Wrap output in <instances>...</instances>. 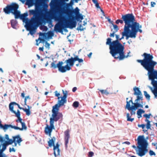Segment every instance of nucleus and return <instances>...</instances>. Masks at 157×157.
Here are the masks:
<instances>
[{"mask_svg":"<svg viewBox=\"0 0 157 157\" xmlns=\"http://www.w3.org/2000/svg\"><path fill=\"white\" fill-rule=\"evenodd\" d=\"M138 126L139 128H141L143 129L145 127V125L144 124H138Z\"/></svg>","mask_w":157,"mask_h":157,"instance_id":"obj_49","label":"nucleus"},{"mask_svg":"<svg viewBox=\"0 0 157 157\" xmlns=\"http://www.w3.org/2000/svg\"><path fill=\"white\" fill-rule=\"evenodd\" d=\"M11 124H5L4 125L2 124V126H1L0 128H2L5 131L6 130L9 128H11Z\"/></svg>","mask_w":157,"mask_h":157,"instance_id":"obj_31","label":"nucleus"},{"mask_svg":"<svg viewBox=\"0 0 157 157\" xmlns=\"http://www.w3.org/2000/svg\"><path fill=\"white\" fill-rule=\"evenodd\" d=\"M70 69H58L59 72L62 73L65 72L69 70Z\"/></svg>","mask_w":157,"mask_h":157,"instance_id":"obj_51","label":"nucleus"},{"mask_svg":"<svg viewBox=\"0 0 157 157\" xmlns=\"http://www.w3.org/2000/svg\"><path fill=\"white\" fill-rule=\"evenodd\" d=\"M136 114H138L141 115L142 114V112L141 110V108L137 109V110L136 111Z\"/></svg>","mask_w":157,"mask_h":157,"instance_id":"obj_55","label":"nucleus"},{"mask_svg":"<svg viewBox=\"0 0 157 157\" xmlns=\"http://www.w3.org/2000/svg\"><path fill=\"white\" fill-rule=\"evenodd\" d=\"M143 97L142 94L136 96V98L135 100V102H140V101H142Z\"/></svg>","mask_w":157,"mask_h":157,"instance_id":"obj_27","label":"nucleus"},{"mask_svg":"<svg viewBox=\"0 0 157 157\" xmlns=\"http://www.w3.org/2000/svg\"><path fill=\"white\" fill-rule=\"evenodd\" d=\"M111 31H113L112 33H111L110 35V36L111 37H114V34L116 33V32L113 31V29L111 30Z\"/></svg>","mask_w":157,"mask_h":157,"instance_id":"obj_54","label":"nucleus"},{"mask_svg":"<svg viewBox=\"0 0 157 157\" xmlns=\"http://www.w3.org/2000/svg\"><path fill=\"white\" fill-rule=\"evenodd\" d=\"M113 31L116 32H117L119 29L118 26L117 25H113Z\"/></svg>","mask_w":157,"mask_h":157,"instance_id":"obj_44","label":"nucleus"},{"mask_svg":"<svg viewBox=\"0 0 157 157\" xmlns=\"http://www.w3.org/2000/svg\"><path fill=\"white\" fill-rule=\"evenodd\" d=\"M29 12L30 16L33 15L31 18L30 20L29 21L28 18L26 17L24 20H22L24 22L26 23L25 27L27 30L29 31L31 35H33L34 33L36 25L41 24L43 21V18L40 11L36 9L30 10Z\"/></svg>","mask_w":157,"mask_h":157,"instance_id":"obj_2","label":"nucleus"},{"mask_svg":"<svg viewBox=\"0 0 157 157\" xmlns=\"http://www.w3.org/2000/svg\"><path fill=\"white\" fill-rule=\"evenodd\" d=\"M72 105L74 108H77L78 107V102L77 101H75L74 102Z\"/></svg>","mask_w":157,"mask_h":157,"instance_id":"obj_41","label":"nucleus"},{"mask_svg":"<svg viewBox=\"0 0 157 157\" xmlns=\"http://www.w3.org/2000/svg\"><path fill=\"white\" fill-rule=\"evenodd\" d=\"M27 99H30L29 96H26L24 99V105H27Z\"/></svg>","mask_w":157,"mask_h":157,"instance_id":"obj_46","label":"nucleus"},{"mask_svg":"<svg viewBox=\"0 0 157 157\" xmlns=\"http://www.w3.org/2000/svg\"><path fill=\"white\" fill-rule=\"evenodd\" d=\"M141 28V25L140 26L139 24L136 21L134 17L129 27V30L132 38H135L136 37L137 33L138 31L140 33L142 32V30L140 29Z\"/></svg>","mask_w":157,"mask_h":157,"instance_id":"obj_7","label":"nucleus"},{"mask_svg":"<svg viewBox=\"0 0 157 157\" xmlns=\"http://www.w3.org/2000/svg\"><path fill=\"white\" fill-rule=\"evenodd\" d=\"M54 33L52 32L49 31L48 32V36L49 38L52 37Z\"/></svg>","mask_w":157,"mask_h":157,"instance_id":"obj_45","label":"nucleus"},{"mask_svg":"<svg viewBox=\"0 0 157 157\" xmlns=\"http://www.w3.org/2000/svg\"><path fill=\"white\" fill-rule=\"evenodd\" d=\"M12 143H13L12 139H10L9 140H7V141H6L3 144H5L7 146L8 145L11 144Z\"/></svg>","mask_w":157,"mask_h":157,"instance_id":"obj_40","label":"nucleus"},{"mask_svg":"<svg viewBox=\"0 0 157 157\" xmlns=\"http://www.w3.org/2000/svg\"><path fill=\"white\" fill-rule=\"evenodd\" d=\"M4 141V138L1 136H0V142H3Z\"/></svg>","mask_w":157,"mask_h":157,"instance_id":"obj_61","label":"nucleus"},{"mask_svg":"<svg viewBox=\"0 0 157 157\" xmlns=\"http://www.w3.org/2000/svg\"><path fill=\"white\" fill-rule=\"evenodd\" d=\"M55 138L54 137L48 141V145L50 147H51L52 146L54 147V146H55L54 144V142L55 140Z\"/></svg>","mask_w":157,"mask_h":157,"instance_id":"obj_25","label":"nucleus"},{"mask_svg":"<svg viewBox=\"0 0 157 157\" xmlns=\"http://www.w3.org/2000/svg\"><path fill=\"white\" fill-rule=\"evenodd\" d=\"M28 13H25L22 14H21L19 18L21 20H23L25 19V18L28 16Z\"/></svg>","mask_w":157,"mask_h":157,"instance_id":"obj_30","label":"nucleus"},{"mask_svg":"<svg viewBox=\"0 0 157 157\" xmlns=\"http://www.w3.org/2000/svg\"><path fill=\"white\" fill-rule=\"evenodd\" d=\"M70 130L68 129L64 132V140L65 141V147H67V144L69 142V139L70 138Z\"/></svg>","mask_w":157,"mask_h":157,"instance_id":"obj_17","label":"nucleus"},{"mask_svg":"<svg viewBox=\"0 0 157 157\" xmlns=\"http://www.w3.org/2000/svg\"><path fill=\"white\" fill-rule=\"evenodd\" d=\"M94 152L92 151H90L88 153V157H92L94 155Z\"/></svg>","mask_w":157,"mask_h":157,"instance_id":"obj_47","label":"nucleus"},{"mask_svg":"<svg viewBox=\"0 0 157 157\" xmlns=\"http://www.w3.org/2000/svg\"><path fill=\"white\" fill-rule=\"evenodd\" d=\"M145 126L146 127V128L147 129V130H148V128H150L151 127V124H145Z\"/></svg>","mask_w":157,"mask_h":157,"instance_id":"obj_57","label":"nucleus"},{"mask_svg":"<svg viewBox=\"0 0 157 157\" xmlns=\"http://www.w3.org/2000/svg\"><path fill=\"white\" fill-rule=\"evenodd\" d=\"M11 26L13 28H15L17 24V22L15 20L13 19L11 20Z\"/></svg>","mask_w":157,"mask_h":157,"instance_id":"obj_33","label":"nucleus"},{"mask_svg":"<svg viewBox=\"0 0 157 157\" xmlns=\"http://www.w3.org/2000/svg\"><path fill=\"white\" fill-rule=\"evenodd\" d=\"M152 92L154 95L155 98L157 97V90L152 91Z\"/></svg>","mask_w":157,"mask_h":157,"instance_id":"obj_53","label":"nucleus"},{"mask_svg":"<svg viewBox=\"0 0 157 157\" xmlns=\"http://www.w3.org/2000/svg\"><path fill=\"white\" fill-rule=\"evenodd\" d=\"M26 4L29 6H32V3L31 1V0H27L26 2Z\"/></svg>","mask_w":157,"mask_h":157,"instance_id":"obj_48","label":"nucleus"},{"mask_svg":"<svg viewBox=\"0 0 157 157\" xmlns=\"http://www.w3.org/2000/svg\"><path fill=\"white\" fill-rule=\"evenodd\" d=\"M52 17L55 21H58L55 25L54 28V31L56 32L62 33L65 28L72 29L76 26V22L73 18L65 19L61 15L56 14L52 15Z\"/></svg>","mask_w":157,"mask_h":157,"instance_id":"obj_3","label":"nucleus"},{"mask_svg":"<svg viewBox=\"0 0 157 157\" xmlns=\"http://www.w3.org/2000/svg\"><path fill=\"white\" fill-rule=\"evenodd\" d=\"M137 108L136 107L135 105H132V107L129 109L128 110L130 111L131 116L135 115L136 114V111L137 110Z\"/></svg>","mask_w":157,"mask_h":157,"instance_id":"obj_20","label":"nucleus"},{"mask_svg":"<svg viewBox=\"0 0 157 157\" xmlns=\"http://www.w3.org/2000/svg\"><path fill=\"white\" fill-rule=\"evenodd\" d=\"M55 96L58 97V103L57 104H59V101L61 100V99L60 100V99L61 98V99L63 97V96L62 97H60V94L59 93H58V92L57 91H55Z\"/></svg>","mask_w":157,"mask_h":157,"instance_id":"obj_35","label":"nucleus"},{"mask_svg":"<svg viewBox=\"0 0 157 157\" xmlns=\"http://www.w3.org/2000/svg\"><path fill=\"white\" fill-rule=\"evenodd\" d=\"M135 105L137 109H139V108H143V105H142L140 103V102H135Z\"/></svg>","mask_w":157,"mask_h":157,"instance_id":"obj_29","label":"nucleus"},{"mask_svg":"<svg viewBox=\"0 0 157 157\" xmlns=\"http://www.w3.org/2000/svg\"><path fill=\"white\" fill-rule=\"evenodd\" d=\"M2 148L3 149H4V150H5L7 146H6L5 144H2Z\"/></svg>","mask_w":157,"mask_h":157,"instance_id":"obj_62","label":"nucleus"},{"mask_svg":"<svg viewBox=\"0 0 157 157\" xmlns=\"http://www.w3.org/2000/svg\"><path fill=\"white\" fill-rule=\"evenodd\" d=\"M144 96H145L146 99L148 100V101H149L150 100V95L148 94L147 92L146 91H144Z\"/></svg>","mask_w":157,"mask_h":157,"instance_id":"obj_34","label":"nucleus"},{"mask_svg":"<svg viewBox=\"0 0 157 157\" xmlns=\"http://www.w3.org/2000/svg\"><path fill=\"white\" fill-rule=\"evenodd\" d=\"M149 155L151 156H155L156 154L155 152H154L153 151L150 149L149 150Z\"/></svg>","mask_w":157,"mask_h":157,"instance_id":"obj_42","label":"nucleus"},{"mask_svg":"<svg viewBox=\"0 0 157 157\" xmlns=\"http://www.w3.org/2000/svg\"><path fill=\"white\" fill-rule=\"evenodd\" d=\"M76 20L78 21V8L76 7Z\"/></svg>","mask_w":157,"mask_h":157,"instance_id":"obj_39","label":"nucleus"},{"mask_svg":"<svg viewBox=\"0 0 157 157\" xmlns=\"http://www.w3.org/2000/svg\"><path fill=\"white\" fill-rule=\"evenodd\" d=\"M19 6L17 5L16 7V9L14 10L12 13V14L14 15L15 19L19 18L21 15L20 11L17 10Z\"/></svg>","mask_w":157,"mask_h":157,"instance_id":"obj_19","label":"nucleus"},{"mask_svg":"<svg viewBox=\"0 0 157 157\" xmlns=\"http://www.w3.org/2000/svg\"><path fill=\"white\" fill-rule=\"evenodd\" d=\"M137 138L147 153L148 151V146L149 144L147 141L149 138L147 136L145 138L144 135H140Z\"/></svg>","mask_w":157,"mask_h":157,"instance_id":"obj_10","label":"nucleus"},{"mask_svg":"<svg viewBox=\"0 0 157 157\" xmlns=\"http://www.w3.org/2000/svg\"><path fill=\"white\" fill-rule=\"evenodd\" d=\"M148 71V75L149 79L151 81V84H154V82H157L154 80L155 70V69H146Z\"/></svg>","mask_w":157,"mask_h":157,"instance_id":"obj_13","label":"nucleus"},{"mask_svg":"<svg viewBox=\"0 0 157 157\" xmlns=\"http://www.w3.org/2000/svg\"><path fill=\"white\" fill-rule=\"evenodd\" d=\"M65 63L63 61H59L58 63L57 64V67L58 69H66L65 67V65L63 66V65Z\"/></svg>","mask_w":157,"mask_h":157,"instance_id":"obj_23","label":"nucleus"},{"mask_svg":"<svg viewBox=\"0 0 157 157\" xmlns=\"http://www.w3.org/2000/svg\"><path fill=\"white\" fill-rule=\"evenodd\" d=\"M133 90L134 91L133 94L137 96L142 94L140 88L138 87L135 86L133 88Z\"/></svg>","mask_w":157,"mask_h":157,"instance_id":"obj_21","label":"nucleus"},{"mask_svg":"<svg viewBox=\"0 0 157 157\" xmlns=\"http://www.w3.org/2000/svg\"><path fill=\"white\" fill-rule=\"evenodd\" d=\"M116 40L112 41V39L108 38L106 43V45H109V53L115 59H118L119 60L124 59L127 58L128 56L124 55V46L120 42L119 36L115 35Z\"/></svg>","mask_w":157,"mask_h":157,"instance_id":"obj_1","label":"nucleus"},{"mask_svg":"<svg viewBox=\"0 0 157 157\" xmlns=\"http://www.w3.org/2000/svg\"><path fill=\"white\" fill-rule=\"evenodd\" d=\"M13 143H14V145L13 146L16 147L17 146V144L19 146L21 145V143L22 141V138L20 137L19 135H18L12 137V139Z\"/></svg>","mask_w":157,"mask_h":157,"instance_id":"obj_15","label":"nucleus"},{"mask_svg":"<svg viewBox=\"0 0 157 157\" xmlns=\"http://www.w3.org/2000/svg\"><path fill=\"white\" fill-rule=\"evenodd\" d=\"M59 145L57 143L53 147L54 154L55 157L59 155L60 151L59 148Z\"/></svg>","mask_w":157,"mask_h":157,"instance_id":"obj_18","label":"nucleus"},{"mask_svg":"<svg viewBox=\"0 0 157 157\" xmlns=\"http://www.w3.org/2000/svg\"><path fill=\"white\" fill-rule=\"evenodd\" d=\"M137 141L138 144L137 147L133 145L132 147L135 149L136 154L139 156L141 157L145 155L147 153L137 138Z\"/></svg>","mask_w":157,"mask_h":157,"instance_id":"obj_8","label":"nucleus"},{"mask_svg":"<svg viewBox=\"0 0 157 157\" xmlns=\"http://www.w3.org/2000/svg\"><path fill=\"white\" fill-rule=\"evenodd\" d=\"M50 46V44L47 42H45V46L46 48H49V46Z\"/></svg>","mask_w":157,"mask_h":157,"instance_id":"obj_58","label":"nucleus"},{"mask_svg":"<svg viewBox=\"0 0 157 157\" xmlns=\"http://www.w3.org/2000/svg\"><path fill=\"white\" fill-rule=\"evenodd\" d=\"M142 56L144 57L143 59H137V61L140 63L144 69H154L157 64V62L153 60V57L150 54L144 53Z\"/></svg>","mask_w":157,"mask_h":157,"instance_id":"obj_5","label":"nucleus"},{"mask_svg":"<svg viewBox=\"0 0 157 157\" xmlns=\"http://www.w3.org/2000/svg\"><path fill=\"white\" fill-rule=\"evenodd\" d=\"M78 61V57L76 56L74 58L71 57L65 61V63H66L65 65L66 69H71V67H72L75 61Z\"/></svg>","mask_w":157,"mask_h":157,"instance_id":"obj_12","label":"nucleus"},{"mask_svg":"<svg viewBox=\"0 0 157 157\" xmlns=\"http://www.w3.org/2000/svg\"><path fill=\"white\" fill-rule=\"evenodd\" d=\"M1 145L0 144V157H7L6 155L3 153V152L5 150L3 149L2 148L1 149Z\"/></svg>","mask_w":157,"mask_h":157,"instance_id":"obj_32","label":"nucleus"},{"mask_svg":"<svg viewBox=\"0 0 157 157\" xmlns=\"http://www.w3.org/2000/svg\"><path fill=\"white\" fill-rule=\"evenodd\" d=\"M145 121L147 122V123L146 124H151V121L148 120V119H145Z\"/></svg>","mask_w":157,"mask_h":157,"instance_id":"obj_60","label":"nucleus"},{"mask_svg":"<svg viewBox=\"0 0 157 157\" xmlns=\"http://www.w3.org/2000/svg\"><path fill=\"white\" fill-rule=\"evenodd\" d=\"M131 116H130L129 113H127L126 114L127 120V121L132 122L134 120L133 118H131Z\"/></svg>","mask_w":157,"mask_h":157,"instance_id":"obj_28","label":"nucleus"},{"mask_svg":"<svg viewBox=\"0 0 157 157\" xmlns=\"http://www.w3.org/2000/svg\"><path fill=\"white\" fill-rule=\"evenodd\" d=\"M51 67L55 68L57 67V64L56 65L54 63L52 62L51 64Z\"/></svg>","mask_w":157,"mask_h":157,"instance_id":"obj_52","label":"nucleus"},{"mask_svg":"<svg viewBox=\"0 0 157 157\" xmlns=\"http://www.w3.org/2000/svg\"><path fill=\"white\" fill-rule=\"evenodd\" d=\"M143 116L144 117H145L146 118V119H149L150 118L148 116V115H147V114H146V113L144 114L143 115Z\"/></svg>","mask_w":157,"mask_h":157,"instance_id":"obj_56","label":"nucleus"},{"mask_svg":"<svg viewBox=\"0 0 157 157\" xmlns=\"http://www.w3.org/2000/svg\"><path fill=\"white\" fill-rule=\"evenodd\" d=\"M151 6L152 7H154L156 3L155 2H151Z\"/></svg>","mask_w":157,"mask_h":157,"instance_id":"obj_63","label":"nucleus"},{"mask_svg":"<svg viewBox=\"0 0 157 157\" xmlns=\"http://www.w3.org/2000/svg\"><path fill=\"white\" fill-rule=\"evenodd\" d=\"M9 151L10 152H11V151H13L14 152H15V149L13 147L12 148H10V149H9Z\"/></svg>","mask_w":157,"mask_h":157,"instance_id":"obj_59","label":"nucleus"},{"mask_svg":"<svg viewBox=\"0 0 157 157\" xmlns=\"http://www.w3.org/2000/svg\"><path fill=\"white\" fill-rule=\"evenodd\" d=\"M85 16L83 12H80L79 10V30L83 31L86 28L85 25L86 24L87 21L84 18Z\"/></svg>","mask_w":157,"mask_h":157,"instance_id":"obj_9","label":"nucleus"},{"mask_svg":"<svg viewBox=\"0 0 157 157\" xmlns=\"http://www.w3.org/2000/svg\"><path fill=\"white\" fill-rule=\"evenodd\" d=\"M17 118L18 119L16 120V122H18L19 121L21 123L23 122H22V119L20 117V111L18 109L17 113L15 114Z\"/></svg>","mask_w":157,"mask_h":157,"instance_id":"obj_22","label":"nucleus"},{"mask_svg":"<svg viewBox=\"0 0 157 157\" xmlns=\"http://www.w3.org/2000/svg\"><path fill=\"white\" fill-rule=\"evenodd\" d=\"M99 91L101 92L102 94H105L106 95H108L109 93L106 90H101Z\"/></svg>","mask_w":157,"mask_h":157,"instance_id":"obj_37","label":"nucleus"},{"mask_svg":"<svg viewBox=\"0 0 157 157\" xmlns=\"http://www.w3.org/2000/svg\"><path fill=\"white\" fill-rule=\"evenodd\" d=\"M28 109L24 108L23 110L26 113V115L28 116H29L31 113V111L30 109L31 108V107H30L29 105L27 106Z\"/></svg>","mask_w":157,"mask_h":157,"instance_id":"obj_26","label":"nucleus"},{"mask_svg":"<svg viewBox=\"0 0 157 157\" xmlns=\"http://www.w3.org/2000/svg\"><path fill=\"white\" fill-rule=\"evenodd\" d=\"M11 128H14L16 130H20V128L16 126H13L11 125Z\"/></svg>","mask_w":157,"mask_h":157,"instance_id":"obj_50","label":"nucleus"},{"mask_svg":"<svg viewBox=\"0 0 157 157\" xmlns=\"http://www.w3.org/2000/svg\"><path fill=\"white\" fill-rule=\"evenodd\" d=\"M50 125H46L45 128L44 132L47 135H48L49 136L51 135V132L53 129H54V124L49 121Z\"/></svg>","mask_w":157,"mask_h":157,"instance_id":"obj_14","label":"nucleus"},{"mask_svg":"<svg viewBox=\"0 0 157 157\" xmlns=\"http://www.w3.org/2000/svg\"><path fill=\"white\" fill-rule=\"evenodd\" d=\"M126 104L125 106V108L128 110L129 109L131 108V107H132V105H131V103L128 101H126Z\"/></svg>","mask_w":157,"mask_h":157,"instance_id":"obj_36","label":"nucleus"},{"mask_svg":"<svg viewBox=\"0 0 157 157\" xmlns=\"http://www.w3.org/2000/svg\"><path fill=\"white\" fill-rule=\"evenodd\" d=\"M21 124L22 125V128H20V130H22L23 129H26L27 128V127L25 125V123L24 122H23Z\"/></svg>","mask_w":157,"mask_h":157,"instance_id":"obj_43","label":"nucleus"},{"mask_svg":"<svg viewBox=\"0 0 157 157\" xmlns=\"http://www.w3.org/2000/svg\"><path fill=\"white\" fill-rule=\"evenodd\" d=\"M134 16L132 13H128L125 15H122L121 19H118L116 21V23L118 24H125L124 29L129 28L131 24L134 19Z\"/></svg>","mask_w":157,"mask_h":157,"instance_id":"obj_6","label":"nucleus"},{"mask_svg":"<svg viewBox=\"0 0 157 157\" xmlns=\"http://www.w3.org/2000/svg\"><path fill=\"white\" fill-rule=\"evenodd\" d=\"M43 1V0H36V3L39 5V4Z\"/></svg>","mask_w":157,"mask_h":157,"instance_id":"obj_64","label":"nucleus"},{"mask_svg":"<svg viewBox=\"0 0 157 157\" xmlns=\"http://www.w3.org/2000/svg\"><path fill=\"white\" fill-rule=\"evenodd\" d=\"M122 37L119 39L120 41L124 39V36L126 37V39L127 40L128 39L129 37L132 38L129 28L124 29V31L122 33Z\"/></svg>","mask_w":157,"mask_h":157,"instance_id":"obj_16","label":"nucleus"},{"mask_svg":"<svg viewBox=\"0 0 157 157\" xmlns=\"http://www.w3.org/2000/svg\"><path fill=\"white\" fill-rule=\"evenodd\" d=\"M18 4L15 3H12L10 5H8L3 9V11L6 14L12 13L13 11L16 9Z\"/></svg>","mask_w":157,"mask_h":157,"instance_id":"obj_11","label":"nucleus"},{"mask_svg":"<svg viewBox=\"0 0 157 157\" xmlns=\"http://www.w3.org/2000/svg\"><path fill=\"white\" fill-rule=\"evenodd\" d=\"M93 2L95 4L96 7L98 8H100V7L99 5V4L97 0H92Z\"/></svg>","mask_w":157,"mask_h":157,"instance_id":"obj_38","label":"nucleus"},{"mask_svg":"<svg viewBox=\"0 0 157 157\" xmlns=\"http://www.w3.org/2000/svg\"><path fill=\"white\" fill-rule=\"evenodd\" d=\"M63 97L61 100L59 101V104H56L52 107V116L50 119V122L54 124V122H57L59 120L63 119V115L61 113L59 112V111L60 107L63 106L67 102V92L63 90Z\"/></svg>","mask_w":157,"mask_h":157,"instance_id":"obj_4","label":"nucleus"},{"mask_svg":"<svg viewBox=\"0 0 157 157\" xmlns=\"http://www.w3.org/2000/svg\"><path fill=\"white\" fill-rule=\"evenodd\" d=\"M15 105V102H11L9 105V109L10 111L15 114L17 113L15 111L13 110V105Z\"/></svg>","mask_w":157,"mask_h":157,"instance_id":"obj_24","label":"nucleus"}]
</instances>
